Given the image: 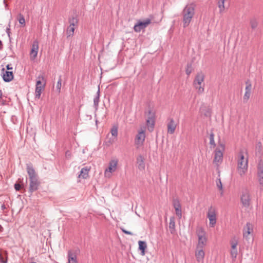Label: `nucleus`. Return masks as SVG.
<instances>
[{"label": "nucleus", "mask_w": 263, "mask_h": 263, "mask_svg": "<svg viewBox=\"0 0 263 263\" xmlns=\"http://www.w3.org/2000/svg\"><path fill=\"white\" fill-rule=\"evenodd\" d=\"M27 172L29 180V191L32 193L38 190L41 182L37 173L32 165H27Z\"/></svg>", "instance_id": "obj_1"}, {"label": "nucleus", "mask_w": 263, "mask_h": 263, "mask_svg": "<svg viewBox=\"0 0 263 263\" xmlns=\"http://www.w3.org/2000/svg\"><path fill=\"white\" fill-rule=\"evenodd\" d=\"M195 5L191 3L186 5L182 13L183 15V27L186 28L190 24L192 19L195 15Z\"/></svg>", "instance_id": "obj_2"}, {"label": "nucleus", "mask_w": 263, "mask_h": 263, "mask_svg": "<svg viewBox=\"0 0 263 263\" xmlns=\"http://www.w3.org/2000/svg\"><path fill=\"white\" fill-rule=\"evenodd\" d=\"M248 158H245L244 152L241 150L238 155V171L240 176L245 174L248 169Z\"/></svg>", "instance_id": "obj_3"}, {"label": "nucleus", "mask_w": 263, "mask_h": 263, "mask_svg": "<svg viewBox=\"0 0 263 263\" xmlns=\"http://www.w3.org/2000/svg\"><path fill=\"white\" fill-rule=\"evenodd\" d=\"M46 85V80L42 74L39 75L36 79L35 85V98L40 99L42 91L44 89Z\"/></svg>", "instance_id": "obj_4"}, {"label": "nucleus", "mask_w": 263, "mask_h": 263, "mask_svg": "<svg viewBox=\"0 0 263 263\" xmlns=\"http://www.w3.org/2000/svg\"><path fill=\"white\" fill-rule=\"evenodd\" d=\"M196 234L198 236V241L197 246V248H203L206 245L207 238L206 233L202 227L198 228L196 230Z\"/></svg>", "instance_id": "obj_5"}, {"label": "nucleus", "mask_w": 263, "mask_h": 263, "mask_svg": "<svg viewBox=\"0 0 263 263\" xmlns=\"http://www.w3.org/2000/svg\"><path fill=\"white\" fill-rule=\"evenodd\" d=\"M204 75L202 72L198 73L194 81V85L199 93H202L204 91L203 87L201 86V84L203 82Z\"/></svg>", "instance_id": "obj_6"}, {"label": "nucleus", "mask_w": 263, "mask_h": 263, "mask_svg": "<svg viewBox=\"0 0 263 263\" xmlns=\"http://www.w3.org/2000/svg\"><path fill=\"white\" fill-rule=\"evenodd\" d=\"M207 217L210 220L209 224L210 227H214L216 222V215L215 209L212 206L209 208Z\"/></svg>", "instance_id": "obj_7"}, {"label": "nucleus", "mask_w": 263, "mask_h": 263, "mask_svg": "<svg viewBox=\"0 0 263 263\" xmlns=\"http://www.w3.org/2000/svg\"><path fill=\"white\" fill-rule=\"evenodd\" d=\"M220 146H221V149L217 148L215 151L214 162L216 163H221L223 160L222 152L224 151V144L220 143Z\"/></svg>", "instance_id": "obj_8"}, {"label": "nucleus", "mask_w": 263, "mask_h": 263, "mask_svg": "<svg viewBox=\"0 0 263 263\" xmlns=\"http://www.w3.org/2000/svg\"><path fill=\"white\" fill-rule=\"evenodd\" d=\"M145 139V131L141 129L138 132V133L136 136L135 142V144L138 146H141L143 145Z\"/></svg>", "instance_id": "obj_9"}, {"label": "nucleus", "mask_w": 263, "mask_h": 263, "mask_svg": "<svg viewBox=\"0 0 263 263\" xmlns=\"http://www.w3.org/2000/svg\"><path fill=\"white\" fill-rule=\"evenodd\" d=\"M151 22L150 19L147 18L143 21H140L137 24H135L134 27V29L135 32H139L142 29H144Z\"/></svg>", "instance_id": "obj_10"}, {"label": "nucleus", "mask_w": 263, "mask_h": 263, "mask_svg": "<svg viewBox=\"0 0 263 263\" xmlns=\"http://www.w3.org/2000/svg\"><path fill=\"white\" fill-rule=\"evenodd\" d=\"M241 202L245 208H248L250 204L251 198L248 191L243 192L240 198Z\"/></svg>", "instance_id": "obj_11"}, {"label": "nucleus", "mask_w": 263, "mask_h": 263, "mask_svg": "<svg viewBox=\"0 0 263 263\" xmlns=\"http://www.w3.org/2000/svg\"><path fill=\"white\" fill-rule=\"evenodd\" d=\"M246 86L245 88V93L243 97V102L247 103L249 100L251 92L252 84L249 80L246 82Z\"/></svg>", "instance_id": "obj_12"}, {"label": "nucleus", "mask_w": 263, "mask_h": 263, "mask_svg": "<svg viewBox=\"0 0 263 263\" xmlns=\"http://www.w3.org/2000/svg\"><path fill=\"white\" fill-rule=\"evenodd\" d=\"M173 205L175 210L176 215L181 218L182 216V210L179 200L178 199H173Z\"/></svg>", "instance_id": "obj_13"}, {"label": "nucleus", "mask_w": 263, "mask_h": 263, "mask_svg": "<svg viewBox=\"0 0 263 263\" xmlns=\"http://www.w3.org/2000/svg\"><path fill=\"white\" fill-rule=\"evenodd\" d=\"M3 73V79L5 82H9L13 79L12 71H6L4 68L2 69Z\"/></svg>", "instance_id": "obj_14"}, {"label": "nucleus", "mask_w": 263, "mask_h": 263, "mask_svg": "<svg viewBox=\"0 0 263 263\" xmlns=\"http://www.w3.org/2000/svg\"><path fill=\"white\" fill-rule=\"evenodd\" d=\"M110 133L111 134V135L114 137L112 138H110L108 142L109 144H112L115 142V141L116 140V138L118 136V127L116 125H114L112 127V128L110 129Z\"/></svg>", "instance_id": "obj_15"}, {"label": "nucleus", "mask_w": 263, "mask_h": 263, "mask_svg": "<svg viewBox=\"0 0 263 263\" xmlns=\"http://www.w3.org/2000/svg\"><path fill=\"white\" fill-rule=\"evenodd\" d=\"M204 255L205 253L203 250V248H197L196 247L195 256L196 257L197 260L198 262H200L203 260Z\"/></svg>", "instance_id": "obj_16"}, {"label": "nucleus", "mask_w": 263, "mask_h": 263, "mask_svg": "<svg viewBox=\"0 0 263 263\" xmlns=\"http://www.w3.org/2000/svg\"><path fill=\"white\" fill-rule=\"evenodd\" d=\"M177 124L175 123L173 119H170L169 122L167 125V132L170 134L174 133L176 128Z\"/></svg>", "instance_id": "obj_17"}, {"label": "nucleus", "mask_w": 263, "mask_h": 263, "mask_svg": "<svg viewBox=\"0 0 263 263\" xmlns=\"http://www.w3.org/2000/svg\"><path fill=\"white\" fill-rule=\"evenodd\" d=\"M118 161L117 160H113L110 161L109 166L106 169L105 173L107 172L112 173L116 170Z\"/></svg>", "instance_id": "obj_18"}, {"label": "nucleus", "mask_w": 263, "mask_h": 263, "mask_svg": "<svg viewBox=\"0 0 263 263\" xmlns=\"http://www.w3.org/2000/svg\"><path fill=\"white\" fill-rule=\"evenodd\" d=\"M68 263H78L76 253L71 250H69L68 252Z\"/></svg>", "instance_id": "obj_19"}, {"label": "nucleus", "mask_w": 263, "mask_h": 263, "mask_svg": "<svg viewBox=\"0 0 263 263\" xmlns=\"http://www.w3.org/2000/svg\"><path fill=\"white\" fill-rule=\"evenodd\" d=\"M39 49V46L37 42H34L32 45V48L30 51V56L33 57V59L36 57Z\"/></svg>", "instance_id": "obj_20"}, {"label": "nucleus", "mask_w": 263, "mask_h": 263, "mask_svg": "<svg viewBox=\"0 0 263 263\" xmlns=\"http://www.w3.org/2000/svg\"><path fill=\"white\" fill-rule=\"evenodd\" d=\"M90 167H88L87 166L82 168L80 171L79 177L83 179H86L88 177V173L90 171Z\"/></svg>", "instance_id": "obj_21"}, {"label": "nucleus", "mask_w": 263, "mask_h": 263, "mask_svg": "<svg viewBox=\"0 0 263 263\" xmlns=\"http://www.w3.org/2000/svg\"><path fill=\"white\" fill-rule=\"evenodd\" d=\"M139 250L141 251L140 254L142 256L145 254V250L147 248V245L145 241L139 240L138 241Z\"/></svg>", "instance_id": "obj_22"}, {"label": "nucleus", "mask_w": 263, "mask_h": 263, "mask_svg": "<svg viewBox=\"0 0 263 263\" xmlns=\"http://www.w3.org/2000/svg\"><path fill=\"white\" fill-rule=\"evenodd\" d=\"M253 230L252 225L250 222H247L246 227L244 228L243 235L244 237L247 238Z\"/></svg>", "instance_id": "obj_23"}, {"label": "nucleus", "mask_w": 263, "mask_h": 263, "mask_svg": "<svg viewBox=\"0 0 263 263\" xmlns=\"http://www.w3.org/2000/svg\"><path fill=\"white\" fill-rule=\"evenodd\" d=\"M137 164L138 165V168L140 170H143L145 168V163L144 162V158L140 155L137 159Z\"/></svg>", "instance_id": "obj_24"}, {"label": "nucleus", "mask_w": 263, "mask_h": 263, "mask_svg": "<svg viewBox=\"0 0 263 263\" xmlns=\"http://www.w3.org/2000/svg\"><path fill=\"white\" fill-rule=\"evenodd\" d=\"M169 229L171 234H174L175 230V221L174 217H171L170 219Z\"/></svg>", "instance_id": "obj_25"}, {"label": "nucleus", "mask_w": 263, "mask_h": 263, "mask_svg": "<svg viewBox=\"0 0 263 263\" xmlns=\"http://www.w3.org/2000/svg\"><path fill=\"white\" fill-rule=\"evenodd\" d=\"M68 22L69 23V26H78V18L77 16L76 15L75 16H73L68 18Z\"/></svg>", "instance_id": "obj_26"}, {"label": "nucleus", "mask_w": 263, "mask_h": 263, "mask_svg": "<svg viewBox=\"0 0 263 263\" xmlns=\"http://www.w3.org/2000/svg\"><path fill=\"white\" fill-rule=\"evenodd\" d=\"M226 0H217V5L219 9L220 13H222L224 10V2Z\"/></svg>", "instance_id": "obj_27"}, {"label": "nucleus", "mask_w": 263, "mask_h": 263, "mask_svg": "<svg viewBox=\"0 0 263 263\" xmlns=\"http://www.w3.org/2000/svg\"><path fill=\"white\" fill-rule=\"evenodd\" d=\"M99 100H100V89H99L97 92L96 96L93 99V106L96 110L98 109V108Z\"/></svg>", "instance_id": "obj_28"}, {"label": "nucleus", "mask_w": 263, "mask_h": 263, "mask_svg": "<svg viewBox=\"0 0 263 263\" xmlns=\"http://www.w3.org/2000/svg\"><path fill=\"white\" fill-rule=\"evenodd\" d=\"M146 125L148 126V129L149 131H152L155 125V120L147 119Z\"/></svg>", "instance_id": "obj_29"}, {"label": "nucleus", "mask_w": 263, "mask_h": 263, "mask_svg": "<svg viewBox=\"0 0 263 263\" xmlns=\"http://www.w3.org/2000/svg\"><path fill=\"white\" fill-rule=\"evenodd\" d=\"M209 139H210V144L211 145V148H214L216 146V143L214 141V134L213 132L211 131V133L210 134L209 136Z\"/></svg>", "instance_id": "obj_30"}, {"label": "nucleus", "mask_w": 263, "mask_h": 263, "mask_svg": "<svg viewBox=\"0 0 263 263\" xmlns=\"http://www.w3.org/2000/svg\"><path fill=\"white\" fill-rule=\"evenodd\" d=\"M0 262L7 263V255L6 252L4 251L3 253L0 252Z\"/></svg>", "instance_id": "obj_31"}, {"label": "nucleus", "mask_w": 263, "mask_h": 263, "mask_svg": "<svg viewBox=\"0 0 263 263\" xmlns=\"http://www.w3.org/2000/svg\"><path fill=\"white\" fill-rule=\"evenodd\" d=\"M74 29V26H69V27L67 28L66 30V34L67 37L72 36L73 35Z\"/></svg>", "instance_id": "obj_32"}, {"label": "nucleus", "mask_w": 263, "mask_h": 263, "mask_svg": "<svg viewBox=\"0 0 263 263\" xmlns=\"http://www.w3.org/2000/svg\"><path fill=\"white\" fill-rule=\"evenodd\" d=\"M250 24L251 28L253 29L256 28L258 26V22L255 18H253L250 20Z\"/></svg>", "instance_id": "obj_33"}, {"label": "nucleus", "mask_w": 263, "mask_h": 263, "mask_svg": "<svg viewBox=\"0 0 263 263\" xmlns=\"http://www.w3.org/2000/svg\"><path fill=\"white\" fill-rule=\"evenodd\" d=\"M192 64L189 63L187 64L185 72L187 75L189 76L192 71Z\"/></svg>", "instance_id": "obj_34"}, {"label": "nucleus", "mask_w": 263, "mask_h": 263, "mask_svg": "<svg viewBox=\"0 0 263 263\" xmlns=\"http://www.w3.org/2000/svg\"><path fill=\"white\" fill-rule=\"evenodd\" d=\"M263 173V160H260L257 165V173Z\"/></svg>", "instance_id": "obj_35"}, {"label": "nucleus", "mask_w": 263, "mask_h": 263, "mask_svg": "<svg viewBox=\"0 0 263 263\" xmlns=\"http://www.w3.org/2000/svg\"><path fill=\"white\" fill-rule=\"evenodd\" d=\"M18 20L19 23L20 24L23 25V26H24L25 25V20L24 16L21 13H20L18 14Z\"/></svg>", "instance_id": "obj_36"}, {"label": "nucleus", "mask_w": 263, "mask_h": 263, "mask_svg": "<svg viewBox=\"0 0 263 263\" xmlns=\"http://www.w3.org/2000/svg\"><path fill=\"white\" fill-rule=\"evenodd\" d=\"M147 119L155 120V113L151 110H149L147 114Z\"/></svg>", "instance_id": "obj_37"}, {"label": "nucleus", "mask_w": 263, "mask_h": 263, "mask_svg": "<svg viewBox=\"0 0 263 263\" xmlns=\"http://www.w3.org/2000/svg\"><path fill=\"white\" fill-rule=\"evenodd\" d=\"M231 256L233 258V260H235L237 255V249H231Z\"/></svg>", "instance_id": "obj_38"}, {"label": "nucleus", "mask_w": 263, "mask_h": 263, "mask_svg": "<svg viewBox=\"0 0 263 263\" xmlns=\"http://www.w3.org/2000/svg\"><path fill=\"white\" fill-rule=\"evenodd\" d=\"M231 249H236V247L237 246V244H238V241L237 239L234 238L231 241Z\"/></svg>", "instance_id": "obj_39"}, {"label": "nucleus", "mask_w": 263, "mask_h": 263, "mask_svg": "<svg viewBox=\"0 0 263 263\" xmlns=\"http://www.w3.org/2000/svg\"><path fill=\"white\" fill-rule=\"evenodd\" d=\"M259 183L263 185V172L257 173Z\"/></svg>", "instance_id": "obj_40"}, {"label": "nucleus", "mask_w": 263, "mask_h": 263, "mask_svg": "<svg viewBox=\"0 0 263 263\" xmlns=\"http://www.w3.org/2000/svg\"><path fill=\"white\" fill-rule=\"evenodd\" d=\"M216 184L217 187L221 191H222V184L221 181V179L218 178L216 180Z\"/></svg>", "instance_id": "obj_41"}, {"label": "nucleus", "mask_w": 263, "mask_h": 263, "mask_svg": "<svg viewBox=\"0 0 263 263\" xmlns=\"http://www.w3.org/2000/svg\"><path fill=\"white\" fill-rule=\"evenodd\" d=\"M61 82L62 79L61 76H60L58 81L57 84V88L58 90V91L60 92L61 88Z\"/></svg>", "instance_id": "obj_42"}, {"label": "nucleus", "mask_w": 263, "mask_h": 263, "mask_svg": "<svg viewBox=\"0 0 263 263\" xmlns=\"http://www.w3.org/2000/svg\"><path fill=\"white\" fill-rule=\"evenodd\" d=\"M23 187V186L20 183H16L14 184V189L17 191H20Z\"/></svg>", "instance_id": "obj_43"}, {"label": "nucleus", "mask_w": 263, "mask_h": 263, "mask_svg": "<svg viewBox=\"0 0 263 263\" xmlns=\"http://www.w3.org/2000/svg\"><path fill=\"white\" fill-rule=\"evenodd\" d=\"M122 232L124 233H125L126 234H128V235H133L132 232H131L130 231H127V230H126L125 229H122Z\"/></svg>", "instance_id": "obj_44"}, {"label": "nucleus", "mask_w": 263, "mask_h": 263, "mask_svg": "<svg viewBox=\"0 0 263 263\" xmlns=\"http://www.w3.org/2000/svg\"><path fill=\"white\" fill-rule=\"evenodd\" d=\"M261 142H259L257 144L256 149H257L259 152V151L261 150Z\"/></svg>", "instance_id": "obj_45"}, {"label": "nucleus", "mask_w": 263, "mask_h": 263, "mask_svg": "<svg viewBox=\"0 0 263 263\" xmlns=\"http://www.w3.org/2000/svg\"><path fill=\"white\" fill-rule=\"evenodd\" d=\"M17 181L19 182L18 183H20L24 187L23 179L18 178Z\"/></svg>", "instance_id": "obj_46"}, {"label": "nucleus", "mask_w": 263, "mask_h": 263, "mask_svg": "<svg viewBox=\"0 0 263 263\" xmlns=\"http://www.w3.org/2000/svg\"><path fill=\"white\" fill-rule=\"evenodd\" d=\"M6 69H7V70H12V67H11L10 65L8 64V65L6 66Z\"/></svg>", "instance_id": "obj_47"}, {"label": "nucleus", "mask_w": 263, "mask_h": 263, "mask_svg": "<svg viewBox=\"0 0 263 263\" xmlns=\"http://www.w3.org/2000/svg\"><path fill=\"white\" fill-rule=\"evenodd\" d=\"M10 29L9 28H7V29H6V32L7 33L8 35L9 36H10Z\"/></svg>", "instance_id": "obj_48"}, {"label": "nucleus", "mask_w": 263, "mask_h": 263, "mask_svg": "<svg viewBox=\"0 0 263 263\" xmlns=\"http://www.w3.org/2000/svg\"><path fill=\"white\" fill-rule=\"evenodd\" d=\"M3 3L5 5V8H6L8 7V4L6 3V0H4Z\"/></svg>", "instance_id": "obj_49"}, {"label": "nucleus", "mask_w": 263, "mask_h": 263, "mask_svg": "<svg viewBox=\"0 0 263 263\" xmlns=\"http://www.w3.org/2000/svg\"><path fill=\"white\" fill-rule=\"evenodd\" d=\"M1 208H2V209H3V210L5 209H6V206H5V205L4 204H3V205H2V206H1Z\"/></svg>", "instance_id": "obj_50"}, {"label": "nucleus", "mask_w": 263, "mask_h": 263, "mask_svg": "<svg viewBox=\"0 0 263 263\" xmlns=\"http://www.w3.org/2000/svg\"><path fill=\"white\" fill-rule=\"evenodd\" d=\"M2 48H3L2 42L0 40V49H2Z\"/></svg>", "instance_id": "obj_51"}, {"label": "nucleus", "mask_w": 263, "mask_h": 263, "mask_svg": "<svg viewBox=\"0 0 263 263\" xmlns=\"http://www.w3.org/2000/svg\"><path fill=\"white\" fill-rule=\"evenodd\" d=\"M68 153H69V152H68V151H67V152H66V156L69 155V154H68Z\"/></svg>", "instance_id": "obj_52"}, {"label": "nucleus", "mask_w": 263, "mask_h": 263, "mask_svg": "<svg viewBox=\"0 0 263 263\" xmlns=\"http://www.w3.org/2000/svg\"><path fill=\"white\" fill-rule=\"evenodd\" d=\"M68 153H69V152H68V151H67V152H66V156L69 155V154H68Z\"/></svg>", "instance_id": "obj_53"}, {"label": "nucleus", "mask_w": 263, "mask_h": 263, "mask_svg": "<svg viewBox=\"0 0 263 263\" xmlns=\"http://www.w3.org/2000/svg\"><path fill=\"white\" fill-rule=\"evenodd\" d=\"M30 263H36V262L32 261Z\"/></svg>", "instance_id": "obj_54"}, {"label": "nucleus", "mask_w": 263, "mask_h": 263, "mask_svg": "<svg viewBox=\"0 0 263 263\" xmlns=\"http://www.w3.org/2000/svg\"><path fill=\"white\" fill-rule=\"evenodd\" d=\"M223 194V192L222 191L221 193V195H222Z\"/></svg>", "instance_id": "obj_55"}, {"label": "nucleus", "mask_w": 263, "mask_h": 263, "mask_svg": "<svg viewBox=\"0 0 263 263\" xmlns=\"http://www.w3.org/2000/svg\"><path fill=\"white\" fill-rule=\"evenodd\" d=\"M0 228H2V227L0 226Z\"/></svg>", "instance_id": "obj_56"}]
</instances>
